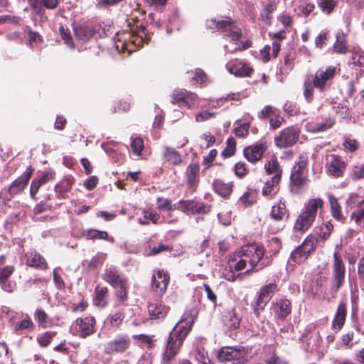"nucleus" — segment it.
<instances>
[{
  "mask_svg": "<svg viewBox=\"0 0 364 364\" xmlns=\"http://www.w3.org/2000/svg\"><path fill=\"white\" fill-rule=\"evenodd\" d=\"M347 309L346 305L341 303L337 308L336 313L332 321V328L338 332L344 325L346 317Z\"/></svg>",
  "mask_w": 364,
  "mask_h": 364,
  "instance_id": "33",
  "label": "nucleus"
},
{
  "mask_svg": "<svg viewBox=\"0 0 364 364\" xmlns=\"http://www.w3.org/2000/svg\"><path fill=\"white\" fill-rule=\"evenodd\" d=\"M227 70L236 77H250L254 69L250 65L237 58L230 60L226 64Z\"/></svg>",
  "mask_w": 364,
  "mask_h": 364,
  "instance_id": "19",
  "label": "nucleus"
},
{
  "mask_svg": "<svg viewBox=\"0 0 364 364\" xmlns=\"http://www.w3.org/2000/svg\"><path fill=\"white\" fill-rule=\"evenodd\" d=\"M353 181H358L364 178V166H355L350 173Z\"/></svg>",
  "mask_w": 364,
  "mask_h": 364,
  "instance_id": "64",
  "label": "nucleus"
},
{
  "mask_svg": "<svg viewBox=\"0 0 364 364\" xmlns=\"http://www.w3.org/2000/svg\"><path fill=\"white\" fill-rule=\"evenodd\" d=\"M241 317L235 309H233L225 316L224 323L230 329H236L240 327Z\"/></svg>",
  "mask_w": 364,
  "mask_h": 364,
  "instance_id": "41",
  "label": "nucleus"
},
{
  "mask_svg": "<svg viewBox=\"0 0 364 364\" xmlns=\"http://www.w3.org/2000/svg\"><path fill=\"white\" fill-rule=\"evenodd\" d=\"M107 258V254L105 253H97L94 256L92 259L89 262L87 267L90 269H95L100 265H102L104 261Z\"/></svg>",
  "mask_w": 364,
  "mask_h": 364,
  "instance_id": "57",
  "label": "nucleus"
},
{
  "mask_svg": "<svg viewBox=\"0 0 364 364\" xmlns=\"http://www.w3.org/2000/svg\"><path fill=\"white\" fill-rule=\"evenodd\" d=\"M278 2L275 0H268L266 4H263V9L260 12V18L266 24H271L272 14L277 10Z\"/></svg>",
  "mask_w": 364,
  "mask_h": 364,
  "instance_id": "34",
  "label": "nucleus"
},
{
  "mask_svg": "<svg viewBox=\"0 0 364 364\" xmlns=\"http://www.w3.org/2000/svg\"><path fill=\"white\" fill-rule=\"evenodd\" d=\"M277 290L278 285L276 282L264 284L261 287L253 308L254 314L257 318Z\"/></svg>",
  "mask_w": 364,
  "mask_h": 364,
  "instance_id": "8",
  "label": "nucleus"
},
{
  "mask_svg": "<svg viewBox=\"0 0 364 364\" xmlns=\"http://www.w3.org/2000/svg\"><path fill=\"white\" fill-rule=\"evenodd\" d=\"M257 193L255 189L248 188L240 198L239 200L245 207L253 205L257 201Z\"/></svg>",
  "mask_w": 364,
  "mask_h": 364,
  "instance_id": "49",
  "label": "nucleus"
},
{
  "mask_svg": "<svg viewBox=\"0 0 364 364\" xmlns=\"http://www.w3.org/2000/svg\"><path fill=\"white\" fill-rule=\"evenodd\" d=\"M197 316L198 311L195 308H191L184 312L181 320L176 324L167 338L163 353L164 362H169L178 353Z\"/></svg>",
  "mask_w": 364,
  "mask_h": 364,
  "instance_id": "2",
  "label": "nucleus"
},
{
  "mask_svg": "<svg viewBox=\"0 0 364 364\" xmlns=\"http://www.w3.org/2000/svg\"><path fill=\"white\" fill-rule=\"evenodd\" d=\"M169 274L163 269L154 271L151 279V289L158 296H161L166 292L169 283Z\"/></svg>",
  "mask_w": 364,
  "mask_h": 364,
  "instance_id": "22",
  "label": "nucleus"
},
{
  "mask_svg": "<svg viewBox=\"0 0 364 364\" xmlns=\"http://www.w3.org/2000/svg\"><path fill=\"white\" fill-rule=\"evenodd\" d=\"M236 150V141L233 137H230L226 141V147L222 152L225 158L230 157L235 154Z\"/></svg>",
  "mask_w": 364,
  "mask_h": 364,
  "instance_id": "53",
  "label": "nucleus"
},
{
  "mask_svg": "<svg viewBox=\"0 0 364 364\" xmlns=\"http://www.w3.org/2000/svg\"><path fill=\"white\" fill-rule=\"evenodd\" d=\"M34 318L38 326L43 328L49 327L51 324V319L49 318L46 311L41 308L36 309L34 313Z\"/></svg>",
  "mask_w": 364,
  "mask_h": 364,
  "instance_id": "45",
  "label": "nucleus"
},
{
  "mask_svg": "<svg viewBox=\"0 0 364 364\" xmlns=\"http://www.w3.org/2000/svg\"><path fill=\"white\" fill-rule=\"evenodd\" d=\"M149 314L151 319H162L169 311V307L159 301L149 302L147 306Z\"/></svg>",
  "mask_w": 364,
  "mask_h": 364,
  "instance_id": "29",
  "label": "nucleus"
},
{
  "mask_svg": "<svg viewBox=\"0 0 364 364\" xmlns=\"http://www.w3.org/2000/svg\"><path fill=\"white\" fill-rule=\"evenodd\" d=\"M235 174L240 178L245 177L249 172L245 162L239 161L234 168Z\"/></svg>",
  "mask_w": 364,
  "mask_h": 364,
  "instance_id": "63",
  "label": "nucleus"
},
{
  "mask_svg": "<svg viewBox=\"0 0 364 364\" xmlns=\"http://www.w3.org/2000/svg\"><path fill=\"white\" fill-rule=\"evenodd\" d=\"M23 31L27 33L30 47L34 48L43 43V36L38 32L33 31L29 26H25Z\"/></svg>",
  "mask_w": 364,
  "mask_h": 364,
  "instance_id": "44",
  "label": "nucleus"
},
{
  "mask_svg": "<svg viewBox=\"0 0 364 364\" xmlns=\"http://www.w3.org/2000/svg\"><path fill=\"white\" fill-rule=\"evenodd\" d=\"M163 159L173 166H178L182 162L180 153L175 149L168 146L164 147Z\"/></svg>",
  "mask_w": 364,
  "mask_h": 364,
  "instance_id": "37",
  "label": "nucleus"
},
{
  "mask_svg": "<svg viewBox=\"0 0 364 364\" xmlns=\"http://www.w3.org/2000/svg\"><path fill=\"white\" fill-rule=\"evenodd\" d=\"M95 319L92 316L78 318L73 323L72 327L77 334L82 338H86L95 332Z\"/></svg>",
  "mask_w": 364,
  "mask_h": 364,
  "instance_id": "18",
  "label": "nucleus"
},
{
  "mask_svg": "<svg viewBox=\"0 0 364 364\" xmlns=\"http://www.w3.org/2000/svg\"><path fill=\"white\" fill-rule=\"evenodd\" d=\"M347 163L343 159L336 154H331L326 159V168L327 173L333 178H341L344 176Z\"/></svg>",
  "mask_w": 364,
  "mask_h": 364,
  "instance_id": "14",
  "label": "nucleus"
},
{
  "mask_svg": "<svg viewBox=\"0 0 364 364\" xmlns=\"http://www.w3.org/2000/svg\"><path fill=\"white\" fill-rule=\"evenodd\" d=\"M264 251V247L257 243L242 246L239 252L230 255L223 273L225 278L230 281L235 280L236 276L233 269L241 271L246 269V272H249L264 268L267 266L262 261Z\"/></svg>",
  "mask_w": 364,
  "mask_h": 364,
  "instance_id": "1",
  "label": "nucleus"
},
{
  "mask_svg": "<svg viewBox=\"0 0 364 364\" xmlns=\"http://www.w3.org/2000/svg\"><path fill=\"white\" fill-rule=\"evenodd\" d=\"M267 148L268 144L266 141H258L243 149L244 157L251 163H256L262 158Z\"/></svg>",
  "mask_w": 364,
  "mask_h": 364,
  "instance_id": "21",
  "label": "nucleus"
},
{
  "mask_svg": "<svg viewBox=\"0 0 364 364\" xmlns=\"http://www.w3.org/2000/svg\"><path fill=\"white\" fill-rule=\"evenodd\" d=\"M55 173L51 170L45 171L38 176L36 178L43 186L55 178Z\"/></svg>",
  "mask_w": 364,
  "mask_h": 364,
  "instance_id": "61",
  "label": "nucleus"
},
{
  "mask_svg": "<svg viewBox=\"0 0 364 364\" xmlns=\"http://www.w3.org/2000/svg\"><path fill=\"white\" fill-rule=\"evenodd\" d=\"M317 6L321 12L327 16L331 15L338 6V0H316Z\"/></svg>",
  "mask_w": 364,
  "mask_h": 364,
  "instance_id": "42",
  "label": "nucleus"
},
{
  "mask_svg": "<svg viewBox=\"0 0 364 364\" xmlns=\"http://www.w3.org/2000/svg\"><path fill=\"white\" fill-rule=\"evenodd\" d=\"M323 205L324 202L320 198L309 200L298 216L294 228H309L315 220L318 209L323 208Z\"/></svg>",
  "mask_w": 364,
  "mask_h": 364,
  "instance_id": "5",
  "label": "nucleus"
},
{
  "mask_svg": "<svg viewBox=\"0 0 364 364\" xmlns=\"http://www.w3.org/2000/svg\"><path fill=\"white\" fill-rule=\"evenodd\" d=\"M60 33L62 39L64 41L65 43L70 46L72 48H75L74 41L73 37L71 36V33L68 28H65L63 26L60 27Z\"/></svg>",
  "mask_w": 364,
  "mask_h": 364,
  "instance_id": "55",
  "label": "nucleus"
},
{
  "mask_svg": "<svg viewBox=\"0 0 364 364\" xmlns=\"http://www.w3.org/2000/svg\"><path fill=\"white\" fill-rule=\"evenodd\" d=\"M23 257L26 264L29 267L41 271H46L49 268L45 257L36 250L31 249L26 252Z\"/></svg>",
  "mask_w": 364,
  "mask_h": 364,
  "instance_id": "20",
  "label": "nucleus"
},
{
  "mask_svg": "<svg viewBox=\"0 0 364 364\" xmlns=\"http://www.w3.org/2000/svg\"><path fill=\"white\" fill-rule=\"evenodd\" d=\"M211 206L195 200H181L177 203V210L187 214H205L210 211Z\"/></svg>",
  "mask_w": 364,
  "mask_h": 364,
  "instance_id": "15",
  "label": "nucleus"
},
{
  "mask_svg": "<svg viewBox=\"0 0 364 364\" xmlns=\"http://www.w3.org/2000/svg\"><path fill=\"white\" fill-rule=\"evenodd\" d=\"M156 208L159 211H168L166 216H164L165 221L168 223H171L177 220V217H173V212L177 209V203L172 204L171 200L168 198L159 197L156 199Z\"/></svg>",
  "mask_w": 364,
  "mask_h": 364,
  "instance_id": "26",
  "label": "nucleus"
},
{
  "mask_svg": "<svg viewBox=\"0 0 364 364\" xmlns=\"http://www.w3.org/2000/svg\"><path fill=\"white\" fill-rule=\"evenodd\" d=\"M296 58V52L293 49L289 50L284 55V65L281 67L282 71L288 73L291 71L294 66V60Z\"/></svg>",
  "mask_w": 364,
  "mask_h": 364,
  "instance_id": "48",
  "label": "nucleus"
},
{
  "mask_svg": "<svg viewBox=\"0 0 364 364\" xmlns=\"http://www.w3.org/2000/svg\"><path fill=\"white\" fill-rule=\"evenodd\" d=\"M128 282L124 285L118 286L114 289L116 290L115 296L117 298V305H125L128 300Z\"/></svg>",
  "mask_w": 364,
  "mask_h": 364,
  "instance_id": "46",
  "label": "nucleus"
},
{
  "mask_svg": "<svg viewBox=\"0 0 364 364\" xmlns=\"http://www.w3.org/2000/svg\"><path fill=\"white\" fill-rule=\"evenodd\" d=\"M288 215L285 201L282 199L272 207L270 216L276 221H281L283 218Z\"/></svg>",
  "mask_w": 364,
  "mask_h": 364,
  "instance_id": "39",
  "label": "nucleus"
},
{
  "mask_svg": "<svg viewBox=\"0 0 364 364\" xmlns=\"http://www.w3.org/2000/svg\"><path fill=\"white\" fill-rule=\"evenodd\" d=\"M291 312V303L285 298L276 299L271 303L270 313L276 320L284 321Z\"/></svg>",
  "mask_w": 364,
  "mask_h": 364,
  "instance_id": "16",
  "label": "nucleus"
},
{
  "mask_svg": "<svg viewBox=\"0 0 364 364\" xmlns=\"http://www.w3.org/2000/svg\"><path fill=\"white\" fill-rule=\"evenodd\" d=\"M235 185L232 181L225 183L221 179H215L213 182V189L215 193L224 199H229L233 192Z\"/></svg>",
  "mask_w": 364,
  "mask_h": 364,
  "instance_id": "28",
  "label": "nucleus"
},
{
  "mask_svg": "<svg viewBox=\"0 0 364 364\" xmlns=\"http://www.w3.org/2000/svg\"><path fill=\"white\" fill-rule=\"evenodd\" d=\"M124 318V313L122 310L118 311L109 317V322L113 326H119Z\"/></svg>",
  "mask_w": 364,
  "mask_h": 364,
  "instance_id": "62",
  "label": "nucleus"
},
{
  "mask_svg": "<svg viewBox=\"0 0 364 364\" xmlns=\"http://www.w3.org/2000/svg\"><path fill=\"white\" fill-rule=\"evenodd\" d=\"M144 149V141L141 137L132 138L131 149L134 155L140 156Z\"/></svg>",
  "mask_w": 364,
  "mask_h": 364,
  "instance_id": "51",
  "label": "nucleus"
},
{
  "mask_svg": "<svg viewBox=\"0 0 364 364\" xmlns=\"http://www.w3.org/2000/svg\"><path fill=\"white\" fill-rule=\"evenodd\" d=\"M346 267L342 256L338 252L333 253V283L331 289L335 292L338 291L345 281Z\"/></svg>",
  "mask_w": 364,
  "mask_h": 364,
  "instance_id": "10",
  "label": "nucleus"
},
{
  "mask_svg": "<svg viewBox=\"0 0 364 364\" xmlns=\"http://www.w3.org/2000/svg\"><path fill=\"white\" fill-rule=\"evenodd\" d=\"M73 178H65L60 183L57 184L55 187L57 193H65L70 191L74 183Z\"/></svg>",
  "mask_w": 364,
  "mask_h": 364,
  "instance_id": "52",
  "label": "nucleus"
},
{
  "mask_svg": "<svg viewBox=\"0 0 364 364\" xmlns=\"http://www.w3.org/2000/svg\"><path fill=\"white\" fill-rule=\"evenodd\" d=\"M347 39L346 36L341 33L336 36V40L333 46V50L338 54L345 55L348 53Z\"/></svg>",
  "mask_w": 364,
  "mask_h": 364,
  "instance_id": "43",
  "label": "nucleus"
},
{
  "mask_svg": "<svg viewBox=\"0 0 364 364\" xmlns=\"http://www.w3.org/2000/svg\"><path fill=\"white\" fill-rule=\"evenodd\" d=\"M336 74V68L333 65L318 69L314 75H307L303 84V95L308 103L314 101L315 88L319 92H324L330 87Z\"/></svg>",
  "mask_w": 364,
  "mask_h": 364,
  "instance_id": "3",
  "label": "nucleus"
},
{
  "mask_svg": "<svg viewBox=\"0 0 364 364\" xmlns=\"http://www.w3.org/2000/svg\"><path fill=\"white\" fill-rule=\"evenodd\" d=\"M349 64L353 65L358 77L364 76V50H354Z\"/></svg>",
  "mask_w": 364,
  "mask_h": 364,
  "instance_id": "30",
  "label": "nucleus"
},
{
  "mask_svg": "<svg viewBox=\"0 0 364 364\" xmlns=\"http://www.w3.org/2000/svg\"><path fill=\"white\" fill-rule=\"evenodd\" d=\"M327 198L330 204L331 213L333 218L341 223H343L346 218L342 213V208L338 203V198L332 193H328Z\"/></svg>",
  "mask_w": 364,
  "mask_h": 364,
  "instance_id": "32",
  "label": "nucleus"
},
{
  "mask_svg": "<svg viewBox=\"0 0 364 364\" xmlns=\"http://www.w3.org/2000/svg\"><path fill=\"white\" fill-rule=\"evenodd\" d=\"M309 155L307 152L301 153L291 170L289 188L294 194L300 193L307 185V166Z\"/></svg>",
  "mask_w": 364,
  "mask_h": 364,
  "instance_id": "4",
  "label": "nucleus"
},
{
  "mask_svg": "<svg viewBox=\"0 0 364 364\" xmlns=\"http://www.w3.org/2000/svg\"><path fill=\"white\" fill-rule=\"evenodd\" d=\"M318 240V239L314 235L307 237L302 244L292 252L290 259L296 264L304 262L308 258L311 252L314 250L316 243Z\"/></svg>",
  "mask_w": 364,
  "mask_h": 364,
  "instance_id": "9",
  "label": "nucleus"
},
{
  "mask_svg": "<svg viewBox=\"0 0 364 364\" xmlns=\"http://www.w3.org/2000/svg\"><path fill=\"white\" fill-rule=\"evenodd\" d=\"M281 180H278L276 177H272L270 180H267L264 183V186L262 190V194L264 197H269V198H273L277 191V189L279 186Z\"/></svg>",
  "mask_w": 364,
  "mask_h": 364,
  "instance_id": "40",
  "label": "nucleus"
},
{
  "mask_svg": "<svg viewBox=\"0 0 364 364\" xmlns=\"http://www.w3.org/2000/svg\"><path fill=\"white\" fill-rule=\"evenodd\" d=\"M191 73L193 75L191 79V81L193 83H199L202 85L208 80L207 75L202 69L197 68L194 71H192Z\"/></svg>",
  "mask_w": 364,
  "mask_h": 364,
  "instance_id": "54",
  "label": "nucleus"
},
{
  "mask_svg": "<svg viewBox=\"0 0 364 364\" xmlns=\"http://www.w3.org/2000/svg\"><path fill=\"white\" fill-rule=\"evenodd\" d=\"M171 97V103L178 104L180 107H186L188 109L195 107L198 103L197 95L185 89L174 90Z\"/></svg>",
  "mask_w": 364,
  "mask_h": 364,
  "instance_id": "13",
  "label": "nucleus"
},
{
  "mask_svg": "<svg viewBox=\"0 0 364 364\" xmlns=\"http://www.w3.org/2000/svg\"><path fill=\"white\" fill-rule=\"evenodd\" d=\"M95 297L94 304L97 307L104 308L108 304V289L106 287L97 285L95 289Z\"/></svg>",
  "mask_w": 364,
  "mask_h": 364,
  "instance_id": "36",
  "label": "nucleus"
},
{
  "mask_svg": "<svg viewBox=\"0 0 364 364\" xmlns=\"http://www.w3.org/2000/svg\"><path fill=\"white\" fill-rule=\"evenodd\" d=\"M22 21V18L18 16L7 14L0 16V23L4 24L9 23L14 26H20Z\"/></svg>",
  "mask_w": 364,
  "mask_h": 364,
  "instance_id": "56",
  "label": "nucleus"
},
{
  "mask_svg": "<svg viewBox=\"0 0 364 364\" xmlns=\"http://www.w3.org/2000/svg\"><path fill=\"white\" fill-rule=\"evenodd\" d=\"M102 277L113 288L124 285V284L128 282L127 278L114 266L107 267Z\"/></svg>",
  "mask_w": 364,
  "mask_h": 364,
  "instance_id": "24",
  "label": "nucleus"
},
{
  "mask_svg": "<svg viewBox=\"0 0 364 364\" xmlns=\"http://www.w3.org/2000/svg\"><path fill=\"white\" fill-rule=\"evenodd\" d=\"M301 133V129L298 125L285 127L274 136V144L279 149L293 147L299 141Z\"/></svg>",
  "mask_w": 364,
  "mask_h": 364,
  "instance_id": "7",
  "label": "nucleus"
},
{
  "mask_svg": "<svg viewBox=\"0 0 364 364\" xmlns=\"http://www.w3.org/2000/svg\"><path fill=\"white\" fill-rule=\"evenodd\" d=\"M258 117L262 120L268 119L270 129L274 130L279 129L284 122H286L280 114V111L272 105H265L258 114Z\"/></svg>",
  "mask_w": 364,
  "mask_h": 364,
  "instance_id": "12",
  "label": "nucleus"
},
{
  "mask_svg": "<svg viewBox=\"0 0 364 364\" xmlns=\"http://www.w3.org/2000/svg\"><path fill=\"white\" fill-rule=\"evenodd\" d=\"M130 345V339L127 336H119L107 344V349L111 352L121 353L125 351Z\"/></svg>",
  "mask_w": 364,
  "mask_h": 364,
  "instance_id": "31",
  "label": "nucleus"
},
{
  "mask_svg": "<svg viewBox=\"0 0 364 364\" xmlns=\"http://www.w3.org/2000/svg\"><path fill=\"white\" fill-rule=\"evenodd\" d=\"M336 123V120L333 118L328 117L324 119L320 124H314L313 122H308L306 124V128L308 131L314 133L324 132L331 128Z\"/></svg>",
  "mask_w": 364,
  "mask_h": 364,
  "instance_id": "38",
  "label": "nucleus"
},
{
  "mask_svg": "<svg viewBox=\"0 0 364 364\" xmlns=\"http://www.w3.org/2000/svg\"><path fill=\"white\" fill-rule=\"evenodd\" d=\"M72 235L75 237L86 239H103L113 241L112 237H109L107 232L99 231L97 229H73Z\"/></svg>",
  "mask_w": 364,
  "mask_h": 364,
  "instance_id": "27",
  "label": "nucleus"
},
{
  "mask_svg": "<svg viewBox=\"0 0 364 364\" xmlns=\"http://www.w3.org/2000/svg\"><path fill=\"white\" fill-rule=\"evenodd\" d=\"M200 166L198 162L190 163L186 168L184 176L188 189L194 193L198 188L200 181Z\"/></svg>",
  "mask_w": 364,
  "mask_h": 364,
  "instance_id": "17",
  "label": "nucleus"
},
{
  "mask_svg": "<svg viewBox=\"0 0 364 364\" xmlns=\"http://www.w3.org/2000/svg\"><path fill=\"white\" fill-rule=\"evenodd\" d=\"M29 6L32 10V14L39 18V22L41 23H44L48 21L46 14V8L41 1L31 4Z\"/></svg>",
  "mask_w": 364,
  "mask_h": 364,
  "instance_id": "47",
  "label": "nucleus"
},
{
  "mask_svg": "<svg viewBox=\"0 0 364 364\" xmlns=\"http://www.w3.org/2000/svg\"><path fill=\"white\" fill-rule=\"evenodd\" d=\"M219 360L222 362L238 360L244 362L247 360V353L244 349L233 348V347H223L218 353Z\"/></svg>",
  "mask_w": 364,
  "mask_h": 364,
  "instance_id": "23",
  "label": "nucleus"
},
{
  "mask_svg": "<svg viewBox=\"0 0 364 364\" xmlns=\"http://www.w3.org/2000/svg\"><path fill=\"white\" fill-rule=\"evenodd\" d=\"M213 22L218 31L230 38L232 41H237L242 36L241 28L230 17H226L224 20L217 21L214 20Z\"/></svg>",
  "mask_w": 364,
  "mask_h": 364,
  "instance_id": "11",
  "label": "nucleus"
},
{
  "mask_svg": "<svg viewBox=\"0 0 364 364\" xmlns=\"http://www.w3.org/2000/svg\"><path fill=\"white\" fill-rule=\"evenodd\" d=\"M75 37L85 43L91 39L95 33V28L92 22L87 21L73 24Z\"/></svg>",
  "mask_w": 364,
  "mask_h": 364,
  "instance_id": "25",
  "label": "nucleus"
},
{
  "mask_svg": "<svg viewBox=\"0 0 364 364\" xmlns=\"http://www.w3.org/2000/svg\"><path fill=\"white\" fill-rule=\"evenodd\" d=\"M284 112L291 116L296 115L300 112V108L297 103L287 101L283 106Z\"/></svg>",
  "mask_w": 364,
  "mask_h": 364,
  "instance_id": "60",
  "label": "nucleus"
},
{
  "mask_svg": "<svg viewBox=\"0 0 364 364\" xmlns=\"http://www.w3.org/2000/svg\"><path fill=\"white\" fill-rule=\"evenodd\" d=\"M264 170L267 175H273L272 177L281 180L283 171L276 156H273L264 164Z\"/></svg>",
  "mask_w": 364,
  "mask_h": 364,
  "instance_id": "35",
  "label": "nucleus"
},
{
  "mask_svg": "<svg viewBox=\"0 0 364 364\" xmlns=\"http://www.w3.org/2000/svg\"><path fill=\"white\" fill-rule=\"evenodd\" d=\"M56 334V331H46L37 337V341L41 347L46 348L50 343Z\"/></svg>",
  "mask_w": 364,
  "mask_h": 364,
  "instance_id": "50",
  "label": "nucleus"
},
{
  "mask_svg": "<svg viewBox=\"0 0 364 364\" xmlns=\"http://www.w3.org/2000/svg\"><path fill=\"white\" fill-rule=\"evenodd\" d=\"M33 172L34 168L31 166H28L26 171L5 190V193L3 191H1V195L3 200L4 202L10 201L14 196L21 193L27 187Z\"/></svg>",
  "mask_w": 364,
  "mask_h": 364,
  "instance_id": "6",
  "label": "nucleus"
},
{
  "mask_svg": "<svg viewBox=\"0 0 364 364\" xmlns=\"http://www.w3.org/2000/svg\"><path fill=\"white\" fill-rule=\"evenodd\" d=\"M118 36V43H116V48L119 52H124L127 49L128 41L131 37L129 33H124L122 34L123 37L122 38L119 34Z\"/></svg>",
  "mask_w": 364,
  "mask_h": 364,
  "instance_id": "58",
  "label": "nucleus"
},
{
  "mask_svg": "<svg viewBox=\"0 0 364 364\" xmlns=\"http://www.w3.org/2000/svg\"><path fill=\"white\" fill-rule=\"evenodd\" d=\"M33 326V323L31 318L28 315H26L25 318L22 321L16 323L14 326L15 331L18 332V331L28 329Z\"/></svg>",
  "mask_w": 364,
  "mask_h": 364,
  "instance_id": "59",
  "label": "nucleus"
}]
</instances>
